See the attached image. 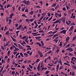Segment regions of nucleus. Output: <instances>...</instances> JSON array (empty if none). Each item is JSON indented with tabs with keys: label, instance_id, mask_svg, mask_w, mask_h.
Returning a JSON list of instances; mask_svg holds the SVG:
<instances>
[{
	"label": "nucleus",
	"instance_id": "bf43d9fd",
	"mask_svg": "<svg viewBox=\"0 0 76 76\" xmlns=\"http://www.w3.org/2000/svg\"><path fill=\"white\" fill-rule=\"evenodd\" d=\"M57 31H54L53 32V34H56V33H57Z\"/></svg>",
	"mask_w": 76,
	"mask_h": 76
},
{
	"label": "nucleus",
	"instance_id": "f704fd0d",
	"mask_svg": "<svg viewBox=\"0 0 76 76\" xmlns=\"http://www.w3.org/2000/svg\"><path fill=\"white\" fill-rule=\"evenodd\" d=\"M75 23H71L70 25V26H75Z\"/></svg>",
	"mask_w": 76,
	"mask_h": 76
},
{
	"label": "nucleus",
	"instance_id": "6ab92c4d",
	"mask_svg": "<svg viewBox=\"0 0 76 76\" xmlns=\"http://www.w3.org/2000/svg\"><path fill=\"white\" fill-rule=\"evenodd\" d=\"M59 68V64H58L56 66V70L57 72L58 71V68Z\"/></svg>",
	"mask_w": 76,
	"mask_h": 76
},
{
	"label": "nucleus",
	"instance_id": "412c9836",
	"mask_svg": "<svg viewBox=\"0 0 76 76\" xmlns=\"http://www.w3.org/2000/svg\"><path fill=\"white\" fill-rule=\"evenodd\" d=\"M9 31H7L5 33V34L6 35H9V34H10V33H9Z\"/></svg>",
	"mask_w": 76,
	"mask_h": 76
},
{
	"label": "nucleus",
	"instance_id": "cd10ccee",
	"mask_svg": "<svg viewBox=\"0 0 76 76\" xmlns=\"http://www.w3.org/2000/svg\"><path fill=\"white\" fill-rule=\"evenodd\" d=\"M20 54L22 57H23V54L22 53L20 52Z\"/></svg>",
	"mask_w": 76,
	"mask_h": 76
},
{
	"label": "nucleus",
	"instance_id": "72a5a7b5",
	"mask_svg": "<svg viewBox=\"0 0 76 76\" xmlns=\"http://www.w3.org/2000/svg\"><path fill=\"white\" fill-rule=\"evenodd\" d=\"M11 22H12V20L11 19H9V23H8V24L10 25L11 23Z\"/></svg>",
	"mask_w": 76,
	"mask_h": 76
},
{
	"label": "nucleus",
	"instance_id": "e433bc0d",
	"mask_svg": "<svg viewBox=\"0 0 76 76\" xmlns=\"http://www.w3.org/2000/svg\"><path fill=\"white\" fill-rule=\"evenodd\" d=\"M39 33H41V32H42V33H44L45 32L43 30H40L39 31Z\"/></svg>",
	"mask_w": 76,
	"mask_h": 76
},
{
	"label": "nucleus",
	"instance_id": "680f3d73",
	"mask_svg": "<svg viewBox=\"0 0 76 76\" xmlns=\"http://www.w3.org/2000/svg\"><path fill=\"white\" fill-rule=\"evenodd\" d=\"M12 73L13 75H15V71L12 72V73H11L10 74H12Z\"/></svg>",
	"mask_w": 76,
	"mask_h": 76
},
{
	"label": "nucleus",
	"instance_id": "393cba45",
	"mask_svg": "<svg viewBox=\"0 0 76 76\" xmlns=\"http://www.w3.org/2000/svg\"><path fill=\"white\" fill-rule=\"evenodd\" d=\"M26 36H23V37H21V39H24L26 38Z\"/></svg>",
	"mask_w": 76,
	"mask_h": 76
},
{
	"label": "nucleus",
	"instance_id": "4be33fe9",
	"mask_svg": "<svg viewBox=\"0 0 76 76\" xmlns=\"http://www.w3.org/2000/svg\"><path fill=\"white\" fill-rule=\"evenodd\" d=\"M12 7V5L9 4L7 6V8H9V7Z\"/></svg>",
	"mask_w": 76,
	"mask_h": 76
},
{
	"label": "nucleus",
	"instance_id": "603ef678",
	"mask_svg": "<svg viewBox=\"0 0 76 76\" xmlns=\"http://www.w3.org/2000/svg\"><path fill=\"white\" fill-rule=\"evenodd\" d=\"M29 66L31 69H33V66H31V65H29Z\"/></svg>",
	"mask_w": 76,
	"mask_h": 76
},
{
	"label": "nucleus",
	"instance_id": "4c0bfd02",
	"mask_svg": "<svg viewBox=\"0 0 76 76\" xmlns=\"http://www.w3.org/2000/svg\"><path fill=\"white\" fill-rule=\"evenodd\" d=\"M66 9L67 10H69V9H70V7H68V6H67V5H66Z\"/></svg>",
	"mask_w": 76,
	"mask_h": 76
},
{
	"label": "nucleus",
	"instance_id": "a878e982",
	"mask_svg": "<svg viewBox=\"0 0 76 76\" xmlns=\"http://www.w3.org/2000/svg\"><path fill=\"white\" fill-rule=\"evenodd\" d=\"M60 49H57V50L56 51V53H57L58 54L59 52H60Z\"/></svg>",
	"mask_w": 76,
	"mask_h": 76
},
{
	"label": "nucleus",
	"instance_id": "5fc2aeb1",
	"mask_svg": "<svg viewBox=\"0 0 76 76\" xmlns=\"http://www.w3.org/2000/svg\"><path fill=\"white\" fill-rule=\"evenodd\" d=\"M1 48H2L3 51L4 50V47H3V46H1Z\"/></svg>",
	"mask_w": 76,
	"mask_h": 76
},
{
	"label": "nucleus",
	"instance_id": "4468645a",
	"mask_svg": "<svg viewBox=\"0 0 76 76\" xmlns=\"http://www.w3.org/2000/svg\"><path fill=\"white\" fill-rule=\"evenodd\" d=\"M34 12L33 11H31L30 12H29L28 14L29 15H31V16H32L34 14Z\"/></svg>",
	"mask_w": 76,
	"mask_h": 76
},
{
	"label": "nucleus",
	"instance_id": "49530a36",
	"mask_svg": "<svg viewBox=\"0 0 76 76\" xmlns=\"http://www.w3.org/2000/svg\"><path fill=\"white\" fill-rule=\"evenodd\" d=\"M25 41L26 43H27V44H28V43H29V42H28V40L27 39H25Z\"/></svg>",
	"mask_w": 76,
	"mask_h": 76
},
{
	"label": "nucleus",
	"instance_id": "aec40b11",
	"mask_svg": "<svg viewBox=\"0 0 76 76\" xmlns=\"http://www.w3.org/2000/svg\"><path fill=\"white\" fill-rule=\"evenodd\" d=\"M70 37H69V36H67L66 38V41L67 42V41H69V39H70Z\"/></svg>",
	"mask_w": 76,
	"mask_h": 76
},
{
	"label": "nucleus",
	"instance_id": "f8f14e48",
	"mask_svg": "<svg viewBox=\"0 0 76 76\" xmlns=\"http://www.w3.org/2000/svg\"><path fill=\"white\" fill-rule=\"evenodd\" d=\"M37 70L38 72H39L41 70V69H40V64H39L37 67Z\"/></svg>",
	"mask_w": 76,
	"mask_h": 76
},
{
	"label": "nucleus",
	"instance_id": "2eb2a0df",
	"mask_svg": "<svg viewBox=\"0 0 76 76\" xmlns=\"http://www.w3.org/2000/svg\"><path fill=\"white\" fill-rule=\"evenodd\" d=\"M0 6L1 7V8H0V9L1 10H2L4 12V9L3 8V6L1 5V4H0Z\"/></svg>",
	"mask_w": 76,
	"mask_h": 76
},
{
	"label": "nucleus",
	"instance_id": "20e7f679",
	"mask_svg": "<svg viewBox=\"0 0 76 76\" xmlns=\"http://www.w3.org/2000/svg\"><path fill=\"white\" fill-rule=\"evenodd\" d=\"M67 32V30H64L62 31H61L60 33V34H65L66 33V32Z\"/></svg>",
	"mask_w": 76,
	"mask_h": 76
},
{
	"label": "nucleus",
	"instance_id": "f03ea898",
	"mask_svg": "<svg viewBox=\"0 0 76 76\" xmlns=\"http://www.w3.org/2000/svg\"><path fill=\"white\" fill-rule=\"evenodd\" d=\"M13 46V48H15V49L14 50V51H19L20 50L18 48L16 47V46L14 45H12Z\"/></svg>",
	"mask_w": 76,
	"mask_h": 76
},
{
	"label": "nucleus",
	"instance_id": "052dcab7",
	"mask_svg": "<svg viewBox=\"0 0 76 76\" xmlns=\"http://www.w3.org/2000/svg\"><path fill=\"white\" fill-rule=\"evenodd\" d=\"M1 62L2 63H5V61H4V60H3V59H2L1 60Z\"/></svg>",
	"mask_w": 76,
	"mask_h": 76
},
{
	"label": "nucleus",
	"instance_id": "0eeeda50",
	"mask_svg": "<svg viewBox=\"0 0 76 76\" xmlns=\"http://www.w3.org/2000/svg\"><path fill=\"white\" fill-rule=\"evenodd\" d=\"M37 53L39 55L40 57H43V55L41 52H40V51H38Z\"/></svg>",
	"mask_w": 76,
	"mask_h": 76
},
{
	"label": "nucleus",
	"instance_id": "c85d7f7f",
	"mask_svg": "<svg viewBox=\"0 0 76 76\" xmlns=\"http://www.w3.org/2000/svg\"><path fill=\"white\" fill-rule=\"evenodd\" d=\"M73 59H74V60H76V58L75 57H72L71 58V60L72 61H73Z\"/></svg>",
	"mask_w": 76,
	"mask_h": 76
},
{
	"label": "nucleus",
	"instance_id": "c756f323",
	"mask_svg": "<svg viewBox=\"0 0 76 76\" xmlns=\"http://www.w3.org/2000/svg\"><path fill=\"white\" fill-rule=\"evenodd\" d=\"M14 45H15V46H16V47H18V43H16L14 42Z\"/></svg>",
	"mask_w": 76,
	"mask_h": 76
},
{
	"label": "nucleus",
	"instance_id": "69168bd1",
	"mask_svg": "<svg viewBox=\"0 0 76 76\" xmlns=\"http://www.w3.org/2000/svg\"><path fill=\"white\" fill-rule=\"evenodd\" d=\"M22 16H23V17H26V18H27V16H26V15H25V14L22 15Z\"/></svg>",
	"mask_w": 76,
	"mask_h": 76
},
{
	"label": "nucleus",
	"instance_id": "58836bf2",
	"mask_svg": "<svg viewBox=\"0 0 76 76\" xmlns=\"http://www.w3.org/2000/svg\"><path fill=\"white\" fill-rule=\"evenodd\" d=\"M25 20H26V21L27 23H29V19H28L26 18V19Z\"/></svg>",
	"mask_w": 76,
	"mask_h": 76
},
{
	"label": "nucleus",
	"instance_id": "a19ab883",
	"mask_svg": "<svg viewBox=\"0 0 76 76\" xmlns=\"http://www.w3.org/2000/svg\"><path fill=\"white\" fill-rule=\"evenodd\" d=\"M43 18H44V16H42L40 19L39 20V21H41L42 19H43Z\"/></svg>",
	"mask_w": 76,
	"mask_h": 76
},
{
	"label": "nucleus",
	"instance_id": "39448f33",
	"mask_svg": "<svg viewBox=\"0 0 76 76\" xmlns=\"http://www.w3.org/2000/svg\"><path fill=\"white\" fill-rule=\"evenodd\" d=\"M22 27V24H20L19 25L18 27H17L16 28L17 30H20V29H21V28Z\"/></svg>",
	"mask_w": 76,
	"mask_h": 76
},
{
	"label": "nucleus",
	"instance_id": "a18cd8bd",
	"mask_svg": "<svg viewBox=\"0 0 76 76\" xmlns=\"http://www.w3.org/2000/svg\"><path fill=\"white\" fill-rule=\"evenodd\" d=\"M36 44L39 45L40 47H41V44H40L39 43L37 42L36 43Z\"/></svg>",
	"mask_w": 76,
	"mask_h": 76
},
{
	"label": "nucleus",
	"instance_id": "7ed1b4c3",
	"mask_svg": "<svg viewBox=\"0 0 76 76\" xmlns=\"http://www.w3.org/2000/svg\"><path fill=\"white\" fill-rule=\"evenodd\" d=\"M66 25H69L70 23H71V21H70L69 20H68V19H67L66 20Z\"/></svg>",
	"mask_w": 76,
	"mask_h": 76
},
{
	"label": "nucleus",
	"instance_id": "bb28decb",
	"mask_svg": "<svg viewBox=\"0 0 76 76\" xmlns=\"http://www.w3.org/2000/svg\"><path fill=\"white\" fill-rule=\"evenodd\" d=\"M4 69V65L1 68V70H0V73H1L2 71H3V69Z\"/></svg>",
	"mask_w": 76,
	"mask_h": 76
},
{
	"label": "nucleus",
	"instance_id": "f257e3e1",
	"mask_svg": "<svg viewBox=\"0 0 76 76\" xmlns=\"http://www.w3.org/2000/svg\"><path fill=\"white\" fill-rule=\"evenodd\" d=\"M23 2L24 3H25V4H26V5H27L28 6V5H29V4H31V2L29 1H26L25 0L24 1H23Z\"/></svg>",
	"mask_w": 76,
	"mask_h": 76
},
{
	"label": "nucleus",
	"instance_id": "ddd939ff",
	"mask_svg": "<svg viewBox=\"0 0 76 76\" xmlns=\"http://www.w3.org/2000/svg\"><path fill=\"white\" fill-rule=\"evenodd\" d=\"M14 15V14L13 13H12L11 14H10V15L9 18L12 19L13 18V16Z\"/></svg>",
	"mask_w": 76,
	"mask_h": 76
},
{
	"label": "nucleus",
	"instance_id": "13d9d810",
	"mask_svg": "<svg viewBox=\"0 0 76 76\" xmlns=\"http://www.w3.org/2000/svg\"><path fill=\"white\" fill-rule=\"evenodd\" d=\"M41 44H42V45H44V42L42 41H41Z\"/></svg>",
	"mask_w": 76,
	"mask_h": 76
},
{
	"label": "nucleus",
	"instance_id": "79ce46f5",
	"mask_svg": "<svg viewBox=\"0 0 76 76\" xmlns=\"http://www.w3.org/2000/svg\"><path fill=\"white\" fill-rule=\"evenodd\" d=\"M54 41H55L56 42V43H57V42H58V39H54Z\"/></svg>",
	"mask_w": 76,
	"mask_h": 76
},
{
	"label": "nucleus",
	"instance_id": "6e6552de",
	"mask_svg": "<svg viewBox=\"0 0 76 76\" xmlns=\"http://www.w3.org/2000/svg\"><path fill=\"white\" fill-rule=\"evenodd\" d=\"M18 47L19 49H21V50H23V48L22 46L20 44H18Z\"/></svg>",
	"mask_w": 76,
	"mask_h": 76
},
{
	"label": "nucleus",
	"instance_id": "473e14b6",
	"mask_svg": "<svg viewBox=\"0 0 76 76\" xmlns=\"http://www.w3.org/2000/svg\"><path fill=\"white\" fill-rule=\"evenodd\" d=\"M25 12H26V13H28L29 12V11L28 10V8H27L25 10Z\"/></svg>",
	"mask_w": 76,
	"mask_h": 76
},
{
	"label": "nucleus",
	"instance_id": "6e6d98bb",
	"mask_svg": "<svg viewBox=\"0 0 76 76\" xmlns=\"http://www.w3.org/2000/svg\"><path fill=\"white\" fill-rule=\"evenodd\" d=\"M15 27L17 28V27H18L19 26V24H18V23H16L15 24Z\"/></svg>",
	"mask_w": 76,
	"mask_h": 76
},
{
	"label": "nucleus",
	"instance_id": "4d7b16f0",
	"mask_svg": "<svg viewBox=\"0 0 76 76\" xmlns=\"http://www.w3.org/2000/svg\"><path fill=\"white\" fill-rule=\"evenodd\" d=\"M8 20H9V18H6V22H7V23L8 22Z\"/></svg>",
	"mask_w": 76,
	"mask_h": 76
},
{
	"label": "nucleus",
	"instance_id": "ea45409f",
	"mask_svg": "<svg viewBox=\"0 0 76 76\" xmlns=\"http://www.w3.org/2000/svg\"><path fill=\"white\" fill-rule=\"evenodd\" d=\"M7 61V63L8 64V63H9L10 61V59L9 58H8Z\"/></svg>",
	"mask_w": 76,
	"mask_h": 76
},
{
	"label": "nucleus",
	"instance_id": "e2e57ef3",
	"mask_svg": "<svg viewBox=\"0 0 76 76\" xmlns=\"http://www.w3.org/2000/svg\"><path fill=\"white\" fill-rule=\"evenodd\" d=\"M23 61V60H19L18 61V62H22Z\"/></svg>",
	"mask_w": 76,
	"mask_h": 76
},
{
	"label": "nucleus",
	"instance_id": "774afa93",
	"mask_svg": "<svg viewBox=\"0 0 76 76\" xmlns=\"http://www.w3.org/2000/svg\"><path fill=\"white\" fill-rule=\"evenodd\" d=\"M73 67L76 70V66H75V65H73Z\"/></svg>",
	"mask_w": 76,
	"mask_h": 76
},
{
	"label": "nucleus",
	"instance_id": "1a4fd4ad",
	"mask_svg": "<svg viewBox=\"0 0 76 76\" xmlns=\"http://www.w3.org/2000/svg\"><path fill=\"white\" fill-rule=\"evenodd\" d=\"M66 50L69 51H70V52H72V51H73V49H72L70 48H67L66 49Z\"/></svg>",
	"mask_w": 76,
	"mask_h": 76
},
{
	"label": "nucleus",
	"instance_id": "864d4df0",
	"mask_svg": "<svg viewBox=\"0 0 76 76\" xmlns=\"http://www.w3.org/2000/svg\"><path fill=\"white\" fill-rule=\"evenodd\" d=\"M53 17L52 16L48 20V21H50V20H51L52 19V18H53Z\"/></svg>",
	"mask_w": 76,
	"mask_h": 76
},
{
	"label": "nucleus",
	"instance_id": "3c124183",
	"mask_svg": "<svg viewBox=\"0 0 76 76\" xmlns=\"http://www.w3.org/2000/svg\"><path fill=\"white\" fill-rule=\"evenodd\" d=\"M9 67V64H7V66H6V69H8Z\"/></svg>",
	"mask_w": 76,
	"mask_h": 76
},
{
	"label": "nucleus",
	"instance_id": "338daca9",
	"mask_svg": "<svg viewBox=\"0 0 76 76\" xmlns=\"http://www.w3.org/2000/svg\"><path fill=\"white\" fill-rule=\"evenodd\" d=\"M38 26V24H36V26H35L34 27V29H36V28H37V26Z\"/></svg>",
	"mask_w": 76,
	"mask_h": 76
},
{
	"label": "nucleus",
	"instance_id": "de8ad7c7",
	"mask_svg": "<svg viewBox=\"0 0 76 76\" xmlns=\"http://www.w3.org/2000/svg\"><path fill=\"white\" fill-rule=\"evenodd\" d=\"M63 66H61L59 68V70H61V69H63Z\"/></svg>",
	"mask_w": 76,
	"mask_h": 76
},
{
	"label": "nucleus",
	"instance_id": "b1692460",
	"mask_svg": "<svg viewBox=\"0 0 76 76\" xmlns=\"http://www.w3.org/2000/svg\"><path fill=\"white\" fill-rule=\"evenodd\" d=\"M56 5H57V4L54 3L52 4V5L51 6V7H55L56 6Z\"/></svg>",
	"mask_w": 76,
	"mask_h": 76
},
{
	"label": "nucleus",
	"instance_id": "5701e85b",
	"mask_svg": "<svg viewBox=\"0 0 76 76\" xmlns=\"http://www.w3.org/2000/svg\"><path fill=\"white\" fill-rule=\"evenodd\" d=\"M59 63H60V64H61V65H62L63 64H62V61L61 60V58H60L59 59Z\"/></svg>",
	"mask_w": 76,
	"mask_h": 76
},
{
	"label": "nucleus",
	"instance_id": "a211bd4d",
	"mask_svg": "<svg viewBox=\"0 0 76 76\" xmlns=\"http://www.w3.org/2000/svg\"><path fill=\"white\" fill-rule=\"evenodd\" d=\"M58 34H55L54 35V36L53 37V39H54L56 37H58Z\"/></svg>",
	"mask_w": 76,
	"mask_h": 76
},
{
	"label": "nucleus",
	"instance_id": "c03bdc74",
	"mask_svg": "<svg viewBox=\"0 0 76 76\" xmlns=\"http://www.w3.org/2000/svg\"><path fill=\"white\" fill-rule=\"evenodd\" d=\"M71 45H72V46L73 47H75L76 46L75 45V43H71Z\"/></svg>",
	"mask_w": 76,
	"mask_h": 76
},
{
	"label": "nucleus",
	"instance_id": "c9c22d12",
	"mask_svg": "<svg viewBox=\"0 0 76 76\" xmlns=\"http://www.w3.org/2000/svg\"><path fill=\"white\" fill-rule=\"evenodd\" d=\"M6 72V70L4 69L3 71L2 72V73L4 74V73H5Z\"/></svg>",
	"mask_w": 76,
	"mask_h": 76
},
{
	"label": "nucleus",
	"instance_id": "0e129e2a",
	"mask_svg": "<svg viewBox=\"0 0 76 76\" xmlns=\"http://www.w3.org/2000/svg\"><path fill=\"white\" fill-rule=\"evenodd\" d=\"M55 70V69L54 67H53L50 70L51 71H53V70Z\"/></svg>",
	"mask_w": 76,
	"mask_h": 76
},
{
	"label": "nucleus",
	"instance_id": "09e8293b",
	"mask_svg": "<svg viewBox=\"0 0 76 76\" xmlns=\"http://www.w3.org/2000/svg\"><path fill=\"white\" fill-rule=\"evenodd\" d=\"M59 45H60L61 47H62V42H60V43L59 44Z\"/></svg>",
	"mask_w": 76,
	"mask_h": 76
},
{
	"label": "nucleus",
	"instance_id": "2f4dec72",
	"mask_svg": "<svg viewBox=\"0 0 76 76\" xmlns=\"http://www.w3.org/2000/svg\"><path fill=\"white\" fill-rule=\"evenodd\" d=\"M25 7H23L21 11H22V12H24L25 9Z\"/></svg>",
	"mask_w": 76,
	"mask_h": 76
},
{
	"label": "nucleus",
	"instance_id": "37998d69",
	"mask_svg": "<svg viewBox=\"0 0 76 76\" xmlns=\"http://www.w3.org/2000/svg\"><path fill=\"white\" fill-rule=\"evenodd\" d=\"M40 61V59H38L36 61V63H38L39 61Z\"/></svg>",
	"mask_w": 76,
	"mask_h": 76
},
{
	"label": "nucleus",
	"instance_id": "423d86ee",
	"mask_svg": "<svg viewBox=\"0 0 76 76\" xmlns=\"http://www.w3.org/2000/svg\"><path fill=\"white\" fill-rule=\"evenodd\" d=\"M19 43L23 47H25V45H24V44H26V42H25L24 41H23V42H19Z\"/></svg>",
	"mask_w": 76,
	"mask_h": 76
},
{
	"label": "nucleus",
	"instance_id": "9b49d317",
	"mask_svg": "<svg viewBox=\"0 0 76 76\" xmlns=\"http://www.w3.org/2000/svg\"><path fill=\"white\" fill-rule=\"evenodd\" d=\"M55 14L56 15H57V16H59V17H60V18H61L62 16L61 14H58L57 12H55Z\"/></svg>",
	"mask_w": 76,
	"mask_h": 76
},
{
	"label": "nucleus",
	"instance_id": "8fccbe9b",
	"mask_svg": "<svg viewBox=\"0 0 76 76\" xmlns=\"http://www.w3.org/2000/svg\"><path fill=\"white\" fill-rule=\"evenodd\" d=\"M27 69H28V70H29L30 71V72H32V70L31 69V68H29V67H27Z\"/></svg>",
	"mask_w": 76,
	"mask_h": 76
},
{
	"label": "nucleus",
	"instance_id": "f3484780",
	"mask_svg": "<svg viewBox=\"0 0 76 76\" xmlns=\"http://www.w3.org/2000/svg\"><path fill=\"white\" fill-rule=\"evenodd\" d=\"M11 38H12V40L13 41H14V42H16V39H15L13 37H12V36H11Z\"/></svg>",
	"mask_w": 76,
	"mask_h": 76
},
{
	"label": "nucleus",
	"instance_id": "dca6fc26",
	"mask_svg": "<svg viewBox=\"0 0 76 76\" xmlns=\"http://www.w3.org/2000/svg\"><path fill=\"white\" fill-rule=\"evenodd\" d=\"M73 28H74V26H71L70 27V28L69 29V31H72V30H73Z\"/></svg>",
	"mask_w": 76,
	"mask_h": 76
},
{
	"label": "nucleus",
	"instance_id": "7c9ffc66",
	"mask_svg": "<svg viewBox=\"0 0 76 76\" xmlns=\"http://www.w3.org/2000/svg\"><path fill=\"white\" fill-rule=\"evenodd\" d=\"M70 45H71L70 44H68L66 46V48H69V47H70Z\"/></svg>",
	"mask_w": 76,
	"mask_h": 76
},
{
	"label": "nucleus",
	"instance_id": "9d476101",
	"mask_svg": "<svg viewBox=\"0 0 76 76\" xmlns=\"http://www.w3.org/2000/svg\"><path fill=\"white\" fill-rule=\"evenodd\" d=\"M61 23V21L60 20H59L58 19L57 20L55 21L53 23Z\"/></svg>",
	"mask_w": 76,
	"mask_h": 76
}]
</instances>
